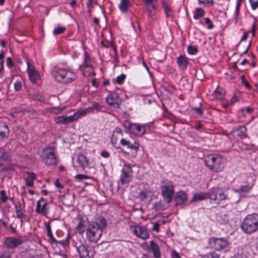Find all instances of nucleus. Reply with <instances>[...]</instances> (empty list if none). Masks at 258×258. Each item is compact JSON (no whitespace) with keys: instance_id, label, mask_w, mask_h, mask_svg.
Masks as SVG:
<instances>
[{"instance_id":"obj_45","label":"nucleus","mask_w":258,"mask_h":258,"mask_svg":"<svg viewBox=\"0 0 258 258\" xmlns=\"http://www.w3.org/2000/svg\"><path fill=\"white\" fill-rule=\"evenodd\" d=\"M125 78V75L122 74L116 77L115 82L117 84H121L124 81Z\"/></svg>"},{"instance_id":"obj_42","label":"nucleus","mask_w":258,"mask_h":258,"mask_svg":"<svg viewBox=\"0 0 258 258\" xmlns=\"http://www.w3.org/2000/svg\"><path fill=\"white\" fill-rule=\"evenodd\" d=\"M66 30L65 27H58L55 28L53 31V34L54 35H58L63 33Z\"/></svg>"},{"instance_id":"obj_37","label":"nucleus","mask_w":258,"mask_h":258,"mask_svg":"<svg viewBox=\"0 0 258 258\" xmlns=\"http://www.w3.org/2000/svg\"><path fill=\"white\" fill-rule=\"evenodd\" d=\"M65 109V107H54L48 108V112L54 114H59Z\"/></svg>"},{"instance_id":"obj_12","label":"nucleus","mask_w":258,"mask_h":258,"mask_svg":"<svg viewBox=\"0 0 258 258\" xmlns=\"http://www.w3.org/2000/svg\"><path fill=\"white\" fill-rule=\"evenodd\" d=\"M83 74L85 77H89L91 75L95 76V73L93 71V68L90 60V58L86 55L83 64L81 67Z\"/></svg>"},{"instance_id":"obj_58","label":"nucleus","mask_w":258,"mask_h":258,"mask_svg":"<svg viewBox=\"0 0 258 258\" xmlns=\"http://www.w3.org/2000/svg\"><path fill=\"white\" fill-rule=\"evenodd\" d=\"M242 83L244 84V85L248 89H250L251 88L250 85L249 84L248 81H246V80L245 79L244 76L242 77Z\"/></svg>"},{"instance_id":"obj_16","label":"nucleus","mask_w":258,"mask_h":258,"mask_svg":"<svg viewBox=\"0 0 258 258\" xmlns=\"http://www.w3.org/2000/svg\"><path fill=\"white\" fill-rule=\"evenodd\" d=\"M106 102L108 105L114 108H118V95L113 92H110L106 97Z\"/></svg>"},{"instance_id":"obj_18","label":"nucleus","mask_w":258,"mask_h":258,"mask_svg":"<svg viewBox=\"0 0 258 258\" xmlns=\"http://www.w3.org/2000/svg\"><path fill=\"white\" fill-rule=\"evenodd\" d=\"M27 71L30 80L34 83L39 79L40 76L34 69L33 66H31L29 61L27 62Z\"/></svg>"},{"instance_id":"obj_60","label":"nucleus","mask_w":258,"mask_h":258,"mask_svg":"<svg viewBox=\"0 0 258 258\" xmlns=\"http://www.w3.org/2000/svg\"><path fill=\"white\" fill-rule=\"evenodd\" d=\"M160 225L159 224H158V223H154L153 224V226L152 229H153V230L158 232L159 231V227H160Z\"/></svg>"},{"instance_id":"obj_17","label":"nucleus","mask_w":258,"mask_h":258,"mask_svg":"<svg viewBox=\"0 0 258 258\" xmlns=\"http://www.w3.org/2000/svg\"><path fill=\"white\" fill-rule=\"evenodd\" d=\"M79 222L76 227L78 232L80 233H83L86 231V227L88 224V220L86 216L80 215L78 217Z\"/></svg>"},{"instance_id":"obj_63","label":"nucleus","mask_w":258,"mask_h":258,"mask_svg":"<svg viewBox=\"0 0 258 258\" xmlns=\"http://www.w3.org/2000/svg\"><path fill=\"white\" fill-rule=\"evenodd\" d=\"M172 258H180V256L177 252H176L175 250H173L172 252Z\"/></svg>"},{"instance_id":"obj_59","label":"nucleus","mask_w":258,"mask_h":258,"mask_svg":"<svg viewBox=\"0 0 258 258\" xmlns=\"http://www.w3.org/2000/svg\"><path fill=\"white\" fill-rule=\"evenodd\" d=\"M101 156L104 158H107L109 157L110 154L107 151H103L101 153Z\"/></svg>"},{"instance_id":"obj_56","label":"nucleus","mask_w":258,"mask_h":258,"mask_svg":"<svg viewBox=\"0 0 258 258\" xmlns=\"http://www.w3.org/2000/svg\"><path fill=\"white\" fill-rule=\"evenodd\" d=\"M198 2L201 4H213L214 3V0H198Z\"/></svg>"},{"instance_id":"obj_21","label":"nucleus","mask_w":258,"mask_h":258,"mask_svg":"<svg viewBox=\"0 0 258 258\" xmlns=\"http://www.w3.org/2000/svg\"><path fill=\"white\" fill-rule=\"evenodd\" d=\"M10 134L8 125L3 122H0V141L7 138Z\"/></svg>"},{"instance_id":"obj_43","label":"nucleus","mask_w":258,"mask_h":258,"mask_svg":"<svg viewBox=\"0 0 258 258\" xmlns=\"http://www.w3.org/2000/svg\"><path fill=\"white\" fill-rule=\"evenodd\" d=\"M92 107L93 110V112L94 111H96L97 112H99L101 111V109L102 108V106L99 104L98 103L96 102H93L92 103Z\"/></svg>"},{"instance_id":"obj_15","label":"nucleus","mask_w":258,"mask_h":258,"mask_svg":"<svg viewBox=\"0 0 258 258\" xmlns=\"http://www.w3.org/2000/svg\"><path fill=\"white\" fill-rule=\"evenodd\" d=\"M76 116L77 115L75 114V113H74L72 115L70 116H59L54 118V121L56 124H68L74 121L78 120Z\"/></svg>"},{"instance_id":"obj_64","label":"nucleus","mask_w":258,"mask_h":258,"mask_svg":"<svg viewBox=\"0 0 258 258\" xmlns=\"http://www.w3.org/2000/svg\"><path fill=\"white\" fill-rule=\"evenodd\" d=\"M28 258H44L43 255L42 254H36L30 256Z\"/></svg>"},{"instance_id":"obj_50","label":"nucleus","mask_w":258,"mask_h":258,"mask_svg":"<svg viewBox=\"0 0 258 258\" xmlns=\"http://www.w3.org/2000/svg\"><path fill=\"white\" fill-rule=\"evenodd\" d=\"M249 2H250V5H251V9L253 10H254L255 9H256L258 7V0H256L255 1H254V2H252V0H249Z\"/></svg>"},{"instance_id":"obj_5","label":"nucleus","mask_w":258,"mask_h":258,"mask_svg":"<svg viewBox=\"0 0 258 258\" xmlns=\"http://www.w3.org/2000/svg\"><path fill=\"white\" fill-rule=\"evenodd\" d=\"M102 233V227L96 222L90 224L86 229V236L90 242H97Z\"/></svg>"},{"instance_id":"obj_23","label":"nucleus","mask_w":258,"mask_h":258,"mask_svg":"<svg viewBox=\"0 0 258 258\" xmlns=\"http://www.w3.org/2000/svg\"><path fill=\"white\" fill-rule=\"evenodd\" d=\"M23 201H24L23 200ZM23 205H22L20 202L17 203L15 204V210L16 212L17 217L21 219L24 217V207H25V204L24 201H23Z\"/></svg>"},{"instance_id":"obj_53","label":"nucleus","mask_w":258,"mask_h":258,"mask_svg":"<svg viewBox=\"0 0 258 258\" xmlns=\"http://www.w3.org/2000/svg\"><path fill=\"white\" fill-rule=\"evenodd\" d=\"M11 253L9 251H5L0 255V258H11Z\"/></svg>"},{"instance_id":"obj_49","label":"nucleus","mask_w":258,"mask_h":258,"mask_svg":"<svg viewBox=\"0 0 258 258\" xmlns=\"http://www.w3.org/2000/svg\"><path fill=\"white\" fill-rule=\"evenodd\" d=\"M205 22L206 24L208 25V28L209 29H211L213 28L214 25L212 24L211 19L209 18H206L205 19Z\"/></svg>"},{"instance_id":"obj_52","label":"nucleus","mask_w":258,"mask_h":258,"mask_svg":"<svg viewBox=\"0 0 258 258\" xmlns=\"http://www.w3.org/2000/svg\"><path fill=\"white\" fill-rule=\"evenodd\" d=\"M190 137L192 138L193 141L196 142H200V141L203 140L202 138H201L194 134L192 135H190Z\"/></svg>"},{"instance_id":"obj_29","label":"nucleus","mask_w":258,"mask_h":258,"mask_svg":"<svg viewBox=\"0 0 258 258\" xmlns=\"http://www.w3.org/2000/svg\"><path fill=\"white\" fill-rule=\"evenodd\" d=\"M27 177L25 178L26 185L28 187H33L34 181L36 179V175L33 172H27Z\"/></svg>"},{"instance_id":"obj_34","label":"nucleus","mask_w":258,"mask_h":258,"mask_svg":"<svg viewBox=\"0 0 258 258\" xmlns=\"http://www.w3.org/2000/svg\"><path fill=\"white\" fill-rule=\"evenodd\" d=\"M157 6L155 4L151 3L150 4L146 5V8L148 11V16L152 17L156 14L155 10L156 9Z\"/></svg>"},{"instance_id":"obj_25","label":"nucleus","mask_w":258,"mask_h":258,"mask_svg":"<svg viewBox=\"0 0 258 258\" xmlns=\"http://www.w3.org/2000/svg\"><path fill=\"white\" fill-rule=\"evenodd\" d=\"M208 198V194L206 192L196 193L194 195L190 202L196 203L200 202Z\"/></svg>"},{"instance_id":"obj_28","label":"nucleus","mask_w":258,"mask_h":258,"mask_svg":"<svg viewBox=\"0 0 258 258\" xmlns=\"http://www.w3.org/2000/svg\"><path fill=\"white\" fill-rule=\"evenodd\" d=\"M253 184L251 185L247 184L241 186L238 189H236V192L239 193L241 196L245 197L251 190Z\"/></svg>"},{"instance_id":"obj_30","label":"nucleus","mask_w":258,"mask_h":258,"mask_svg":"<svg viewBox=\"0 0 258 258\" xmlns=\"http://www.w3.org/2000/svg\"><path fill=\"white\" fill-rule=\"evenodd\" d=\"M246 132V128L245 126L242 125L233 130V133L235 137L241 138L245 135Z\"/></svg>"},{"instance_id":"obj_48","label":"nucleus","mask_w":258,"mask_h":258,"mask_svg":"<svg viewBox=\"0 0 258 258\" xmlns=\"http://www.w3.org/2000/svg\"><path fill=\"white\" fill-rule=\"evenodd\" d=\"M134 123H131L129 121L126 120L123 122V126L125 128L129 129L131 131L132 129V126L133 125Z\"/></svg>"},{"instance_id":"obj_46","label":"nucleus","mask_w":258,"mask_h":258,"mask_svg":"<svg viewBox=\"0 0 258 258\" xmlns=\"http://www.w3.org/2000/svg\"><path fill=\"white\" fill-rule=\"evenodd\" d=\"M201 258H220L219 255L215 252L208 253L201 256Z\"/></svg>"},{"instance_id":"obj_32","label":"nucleus","mask_w":258,"mask_h":258,"mask_svg":"<svg viewBox=\"0 0 258 258\" xmlns=\"http://www.w3.org/2000/svg\"><path fill=\"white\" fill-rule=\"evenodd\" d=\"M77 251L79 253L81 258H86L89 257V252L87 248L83 245H81L77 248Z\"/></svg>"},{"instance_id":"obj_57","label":"nucleus","mask_w":258,"mask_h":258,"mask_svg":"<svg viewBox=\"0 0 258 258\" xmlns=\"http://www.w3.org/2000/svg\"><path fill=\"white\" fill-rule=\"evenodd\" d=\"M76 179L78 180H82L84 179H88L89 176L84 174H77L76 176Z\"/></svg>"},{"instance_id":"obj_1","label":"nucleus","mask_w":258,"mask_h":258,"mask_svg":"<svg viewBox=\"0 0 258 258\" xmlns=\"http://www.w3.org/2000/svg\"><path fill=\"white\" fill-rule=\"evenodd\" d=\"M205 165L213 172H219L224 169L226 159L219 154H212L204 159Z\"/></svg>"},{"instance_id":"obj_20","label":"nucleus","mask_w":258,"mask_h":258,"mask_svg":"<svg viewBox=\"0 0 258 258\" xmlns=\"http://www.w3.org/2000/svg\"><path fill=\"white\" fill-rule=\"evenodd\" d=\"M187 200V196L186 192L180 190L176 193L175 201L177 205H182Z\"/></svg>"},{"instance_id":"obj_47","label":"nucleus","mask_w":258,"mask_h":258,"mask_svg":"<svg viewBox=\"0 0 258 258\" xmlns=\"http://www.w3.org/2000/svg\"><path fill=\"white\" fill-rule=\"evenodd\" d=\"M22 83L20 81H17L14 84V89L16 91H19L22 88Z\"/></svg>"},{"instance_id":"obj_40","label":"nucleus","mask_w":258,"mask_h":258,"mask_svg":"<svg viewBox=\"0 0 258 258\" xmlns=\"http://www.w3.org/2000/svg\"><path fill=\"white\" fill-rule=\"evenodd\" d=\"M45 227L46 229L47 232V236L49 238L52 239L53 238L52 232L51 229L50 224L49 222H45L44 223Z\"/></svg>"},{"instance_id":"obj_13","label":"nucleus","mask_w":258,"mask_h":258,"mask_svg":"<svg viewBox=\"0 0 258 258\" xmlns=\"http://www.w3.org/2000/svg\"><path fill=\"white\" fill-rule=\"evenodd\" d=\"M48 203L43 198H41L36 203L35 212L38 214L47 216L49 213V209L47 207Z\"/></svg>"},{"instance_id":"obj_6","label":"nucleus","mask_w":258,"mask_h":258,"mask_svg":"<svg viewBox=\"0 0 258 258\" xmlns=\"http://www.w3.org/2000/svg\"><path fill=\"white\" fill-rule=\"evenodd\" d=\"M120 143L123 146H126L127 148L133 151L131 153L132 157H136L139 150L140 143L138 141L133 138H130L129 139L122 138L120 141ZM122 152L124 155H130V152L125 151L122 150Z\"/></svg>"},{"instance_id":"obj_62","label":"nucleus","mask_w":258,"mask_h":258,"mask_svg":"<svg viewBox=\"0 0 258 258\" xmlns=\"http://www.w3.org/2000/svg\"><path fill=\"white\" fill-rule=\"evenodd\" d=\"M55 185L57 188H63L62 185L59 182L58 180H56L55 182Z\"/></svg>"},{"instance_id":"obj_22","label":"nucleus","mask_w":258,"mask_h":258,"mask_svg":"<svg viewBox=\"0 0 258 258\" xmlns=\"http://www.w3.org/2000/svg\"><path fill=\"white\" fill-rule=\"evenodd\" d=\"M150 248L151 249L155 258L161 257L160 247L153 240L150 242Z\"/></svg>"},{"instance_id":"obj_36","label":"nucleus","mask_w":258,"mask_h":258,"mask_svg":"<svg viewBox=\"0 0 258 258\" xmlns=\"http://www.w3.org/2000/svg\"><path fill=\"white\" fill-rule=\"evenodd\" d=\"M243 0H236V5L234 12V21L235 23H237L238 16L239 13L240 8L241 5V3Z\"/></svg>"},{"instance_id":"obj_4","label":"nucleus","mask_w":258,"mask_h":258,"mask_svg":"<svg viewBox=\"0 0 258 258\" xmlns=\"http://www.w3.org/2000/svg\"><path fill=\"white\" fill-rule=\"evenodd\" d=\"M42 161L48 166L56 165L58 159L53 147H47L44 148L41 155Z\"/></svg>"},{"instance_id":"obj_11","label":"nucleus","mask_w":258,"mask_h":258,"mask_svg":"<svg viewBox=\"0 0 258 258\" xmlns=\"http://www.w3.org/2000/svg\"><path fill=\"white\" fill-rule=\"evenodd\" d=\"M131 230L138 237L143 240L147 239L149 237V233L146 227L140 225L132 226Z\"/></svg>"},{"instance_id":"obj_7","label":"nucleus","mask_w":258,"mask_h":258,"mask_svg":"<svg viewBox=\"0 0 258 258\" xmlns=\"http://www.w3.org/2000/svg\"><path fill=\"white\" fill-rule=\"evenodd\" d=\"M174 185L169 180H165L161 182L162 196L167 203H170L172 200L173 196L174 194Z\"/></svg>"},{"instance_id":"obj_8","label":"nucleus","mask_w":258,"mask_h":258,"mask_svg":"<svg viewBox=\"0 0 258 258\" xmlns=\"http://www.w3.org/2000/svg\"><path fill=\"white\" fill-rule=\"evenodd\" d=\"M208 194V198L212 204L218 205L221 201L228 199L227 196L224 194L223 190L218 187L211 188Z\"/></svg>"},{"instance_id":"obj_51","label":"nucleus","mask_w":258,"mask_h":258,"mask_svg":"<svg viewBox=\"0 0 258 258\" xmlns=\"http://www.w3.org/2000/svg\"><path fill=\"white\" fill-rule=\"evenodd\" d=\"M6 63L9 68H12L14 65L12 58L10 57L7 58Z\"/></svg>"},{"instance_id":"obj_55","label":"nucleus","mask_w":258,"mask_h":258,"mask_svg":"<svg viewBox=\"0 0 258 258\" xmlns=\"http://www.w3.org/2000/svg\"><path fill=\"white\" fill-rule=\"evenodd\" d=\"M99 221L100 223V225L99 226L102 227V229L104 228H105L106 226V221L105 219L104 218H101L99 219Z\"/></svg>"},{"instance_id":"obj_44","label":"nucleus","mask_w":258,"mask_h":258,"mask_svg":"<svg viewBox=\"0 0 258 258\" xmlns=\"http://www.w3.org/2000/svg\"><path fill=\"white\" fill-rule=\"evenodd\" d=\"M148 193V191L147 190H141L139 194L138 198L141 201H144L147 198Z\"/></svg>"},{"instance_id":"obj_31","label":"nucleus","mask_w":258,"mask_h":258,"mask_svg":"<svg viewBox=\"0 0 258 258\" xmlns=\"http://www.w3.org/2000/svg\"><path fill=\"white\" fill-rule=\"evenodd\" d=\"M130 6V0H120L118 8L122 13H125L128 11Z\"/></svg>"},{"instance_id":"obj_9","label":"nucleus","mask_w":258,"mask_h":258,"mask_svg":"<svg viewBox=\"0 0 258 258\" xmlns=\"http://www.w3.org/2000/svg\"><path fill=\"white\" fill-rule=\"evenodd\" d=\"M132 166L129 164H124L121 170L120 181L122 184H127L132 180Z\"/></svg>"},{"instance_id":"obj_26","label":"nucleus","mask_w":258,"mask_h":258,"mask_svg":"<svg viewBox=\"0 0 258 258\" xmlns=\"http://www.w3.org/2000/svg\"><path fill=\"white\" fill-rule=\"evenodd\" d=\"M77 161L79 164V166L82 169H84L88 165V160L87 157L82 154H79L77 155Z\"/></svg>"},{"instance_id":"obj_24","label":"nucleus","mask_w":258,"mask_h":258,"mask_svg":"<svg viewBox=\"0 0 258 258\" xmlns=\"http://www.w3.org/2000/svg\"><path fill=\"white\" fill-rule=\"evenodd\" d=\"M131 132L138 136H142L145 133V129L140 124L134 123Z\"/></svg>"},{"instance_id":"obj_10","label":"nucleus","mask_w":258,"mask_h":258,"mask_svg":"<svg viewBox=\"0 0 258 258\" xmlns=\"http://www.w3.org/2000/svg\"><path fill=\"white\" fill-rule=\"evenodd\" d=\"M209 244L211 248L216 250H220L228 245V241L224 238L212 237L209 240Z\"/></svg>"},{"instance_id":"obj_35","label":"nucleus","mask_w":258,"mask_h":258,"mask_svg":"<svg viewBox=\"0 0 258 258\" xmlns=\"http://www.w3.org/2000/svg\"><path fill=\"white\" fill-rule=\"evenodd\" d=\"M205 15V11L201 8H196L194 13L193 17L195 19L197 20L202 18Z\"/></svg>"},{"instance_id":"obj_27","label":"nucleus","mask_w":258,"mask_h":258,"mask_svg":"<svg viewBox=\"0 0 258 258\" xmlns=\"http://www.w3.org/2000/svg\"><path fill=\"white\" fill-rule=\"evenodd\" d=\"M93 112H94L92 106H90L87 108L79 109L75 112V114L77 115L76 116L77 117V119L78 120L79 118L84 116L86 114L93 113Z\"/></svg>"},{"instance_id":"obj_41","label":"nucleus","mask_w":258,"mask_h":258,"mask_svg":"<svg viewBox=\"0 0 258 258\" xmlns=\"http://www.w3.org/2000/svg\"><path fill=\"white\" fill-rule=\"evenodd\" d=\"M0 199L2 203H5L9 199V197L6 195V192L4 190L0 191Z\"/></svg>"},{"instance_id":"obj_39","label":"nucleus","mask_w":258,"mask_h":258,"mask_svg":"<svg viewBox=\"0 0 258 258\" xmlns=\"http://www.w3.org/2000/svg\"><path fill=\"white\" fill-rule=\"evenodd\" d=\"M187 52L190 55H195L198 52V49L197 46L188 45L187 46Z\"/></svg>"},{"instance_id":"obj_2","label":"nucleus","mask_w":258,"mask_h":258,"mask_svg":"<svg viewBox=\"0 0 258 258\" xmlns=\"http://www.w3.org/2000/svg\"><path fill=\"white\" fill-rule=\"evenodd\" d=\"M52 75L56 81L63 84L72 83L77 78V74L74 72L60 68L54 69Z\"/></svg>"},{"instance_id":"obj_14","label":"nucleus","mask_w":258,"mask_h":258,"mask_svg":"<svg viewBox=\"0 0 258 258\" xmlns=\"http://www.w3.org/2000/svg\"><path fill=\"white\" fill-rule=\"evenodd\" d=\"M23 241L19 238L14 237H7L4 242V245L7 248H14L22 244Z\"/></svg>"},{"instance_id":"obj_54","label":"nucleus","mask_w":258,"mask_h":258,"mask_svg":"<svg viewBox=\"0 0 258 258\" xmlns=\"http://www.w3.org/2000/svg\"><path fill=\"white\" fill-rule=\"evenodd\" d=\"M4 61H0V78H2L4 77Z\"/></svg>"},{"instance_id":"obj_19","label":"nucleus","mask_w":258,"mask_h":258,"mask_svg":"<svg viewBox=\"0 0 258 258\" xmlns=\"http://www.w3.org/2000/svg\"><path fill=\"white\" fill-rule=\"evenodd\" d=\"M176 62L180 70L184 71L187 69L189 63L188 59L185 55L180 54L176 58Z\"/></svg>"},{"instance_id":"obj_38","label":"nucleus","mask_w":258,"mask_h":258,"mask_svg":"<svg viewBox=\"0 0 258 258\" xmlns=\"http://www.w3.org/2000/svg\"><path fill=\"white\" fill-rule=\"evenodd\" d=\"M225 94V91L222 88H217L214 91V94L217 99H222Z\"/></svg>"},{"instance_id":"obj_33","label":"nucleus","mask_w":258,"mask_h":258,"mask_svg":"<svg viewBox=\"0 0 258 258\" xmlns=\"http://www.w3.org/2000/svg\"><path fill=\"white\" fill-rule=\"evenodd\" d=\"M11 158L10 153L5 149L0 148V160L10 161Z\"/></svg>"},{"instance_id":"obj_3","label":"nucleus","mask_w":258,"mask_h":258,"mask_svg":"<svg viewBox=\"0 0 258 258\" xmlns=\"http://www.w3.org/2000/svg\"><path fill=\"white\" fill-rule=\"evenodd\" d=\"M241 228L242 231L250 234L258 230V214L253 213L248 215L243 219Z\"/></svg>"},{"instance_id":"obj_61","label":"nucleus","mask_w":258,"mask_h":258,"mask_svg":"<svg viewBox=\"0 0 258 258\" xmlns=\"http://www.w3.org/2000/svg\"><path fill=\"white\" fill-rule=\"evenodd\" d=\"M91 84H92V86H94L96 88H97V87H98L99 86V83L97 81L96 79H93L91 81Z\"/></svg>"}]
</instances>
